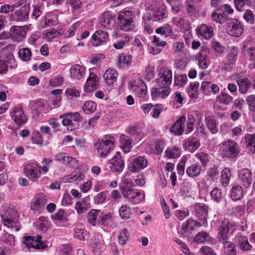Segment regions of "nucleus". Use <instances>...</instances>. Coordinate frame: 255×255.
<instances>
[{
	"mask_svg": "<svg viewBox=\"0 0 255 255\" xmlns=\"http://www.w3.org/2000/svg\"><path fill=\"white\" fill-rule=\"evenodd\" d=\"M117 21L119 28L125 32L131 31L137 26L136 14L129 8H126L119 12Z\"/></svg>",
	"mask_w": 255,
	"mask_h": 255,
	"instance_id": "nucleus-1",
	"label": "nucleus"
},
{
	"mask_svg": "<svg viewBox=\"0 0 255 255\" xmlns=\"http://www.w3.org/2000/svg\"><path fill=\"white\" fill-rule=\"evenodd\" d=\"M2 210L0 216L3 225L8 228L14 229L16 232L19 231L21 226L18 224L19 217L15 208L11 205L5 204L2 205Z\"/></svg>",
	"mask_w": 255,
	"mask_h": 255,
	"instance_id": "nucleus-2",
	"label": "nucleus"
},
{
	"mask_svg": "<svg viewBox=\"0 0 255 255\" xmlns=\"http://www.w3.org/2000/svg\"><path fill=\"white\" fill-rule=\"evenodd\" d=\"M115 139L112 135H106V139L104 138L100 141L98 142L95 146L100 156L102 158H106L107 156L115 148Z\"/></svg>",
	"mask_w": 255,
	"mask_h": 255,
	"instance_id": "nucleus-3",
	"label": "nucleus"
},
{
	"mask_svg": "<svg viewBox=\"0 0 255 255\" xmlns=\"http://www.w3.org/2000/svg\"><path fill=\"white\" fill-rule=\"evenodd\" d=\"M238 229L237 225L228 219H224L218 228V236L220 241H225L228 239V234L232 235Z\"/></svg>",
	"mask_w": 255,
	"mask_h": 255,
	"instance_id": "nucleus-4",
	"label": "nucleus"
},
{
	"mask_svg": "<svg viewBox=\"0 0 255 255\" xmlns=\"http://www.w3.org/2000/svg\"><path fill=\"white\" fill-rule=\"evenodd\" d=\"M148 160L144 156H133L128 161V168L132 173L138 172L148 165Z\"/></svg>",
	"mask_w": 255,
	"mask_h": 255,
	"instance_id": "nucleus-5",
	"label": "nucleus"
},
{
	"mask_svg": "<svg viewBox=\"0 0 255 255\" xmlns=\"http://www.w3.org/2000/svg\"><path fill=\"white\" fill-rule=\"evenodd\" d=\"M149 16V19L155 21H159L166 17L167 9L163 0H159L151 8Z\"/></svg>",
	"mask_w": 255,
	"mask_h": 255,
	"instance_id": "nucleus-6",
	"label": "nucleus"
},
{
	"mask_svg": "<svg viewBox=\"0 0 255 255\" xmlns=\"http://www.w3.org/2000/svg\"><path fill=\"white\" fill-rule=\"evenodd\" d=\"M22 244L24 249H29L31 248L36 249H44L47 245L41 241V236L37 235L36 237L26 236L22 239Z\"/></svg>",
	"mask_w": 255,
	"mask_h": 255,
	"instance_id": "nucleus-7",
	"label": "nucleus"
},
{
	"mask_svg": "<svg viewBox=\"0 0 255 255\" xmlns=\"http://www.w3.org/2000/svg\"><path fill=\"white\" fill-rule=\"evenodd\" d=\"M17 64L12 53L7 52L0 55V73H3L8 68H15Z\"/></svg>",
	"mask_w": 255,
	"mask_h": 255,
	"instance_id": "nucleus-8",
	"label": "nucleus"
},
{
	"mask_svg": "<svg viewBox=\"0 0 255 255\" xmlns=\"http://www.w3.org/2000/svg\"><path fill=\"white\" fill-rule=\"evenodd\" d=\"M159 78L157 79L158 86L161 88L169 86L172 82V72L168 68L164 67L160 69Z\"/></svg>",
	"mask_w": 255,
	"mask_h": 255,
	"instance_id": "nucleus-9",
	"label": "nucleus"
},
{
	"mask_svg": "<svg viewBox=\"0 0 255 255\" xmlns=\"http://www.w3.org/2000/svg\"><path fill=\"white\" fill-rule=\"evenodd\" d=\"M224 145L223 154L225 157L234 158L238 156L240 152V147L235 141L229 139L225 142Z\"/></svg>",
	"mask_w": 255,
	"mask_h": 255,
	"instance_id": "nucleus-10",
	"label": "nucleus"
},
{
	"mask_svg": "<svg viewBox=\"0 0 255 255\" xmlns=\"http://www.w3.org/2000/svg\"><path fill=\"white\" fill-rule=\"evenodd\" d=\"M37 162H33L25 165L24 172L31 181H36L41 176V171L38 170Z\"/></svg>",
	"mask_w": 255,
	"mask_h": 255,
	"instance_id": "nucleus-11",
	"label": "nucleus"
},
{
	"mask_svg": "<svg viewBox=\"0 0 255 255\" xmlns=\"http://www.w3.org/2000/svg\"><path fill=\"white\" fill-rule=\"evenodd\" d=\"M48 202L47 196L42 193H38L32 199L30 202V209L34 211H39Z\"/></svg>",
	"mask_w": 255,
	"mask_h": 255,
	"instance_id": "nucleus-12",
	"label": "nucleus"
},
{
	"mask_svg": "<svg viewBox=\"0 0 255 255\" xmlns=\"http://www.w3.org/2000/svg\"><path fill=\"white\" fill-rule=\"evenodd\" d=\"M234 241L236 247L242 251H249L252 248V246L249 242L248 237L243 235L241 232H238L236 234Z\"/></svg>",
	"mask_w": 255,
	"mask_h": 255,
	"instance_id": "nucleus-13",
	"label": "nucleus"
},
{
	"mask_svg": "<svg viewBox=\"0 0 255 255\" xmlns=\"http://www.w3.org/2000/svg\"><path fill=\"white\" fill-rule=\"evenodd\" d=\"M110 168L112 172L118 173L122 172L125 167V162L120 152L116 153L114 157L110 160Z\"/></svg>",
	"mask_w": 255,
	"mask_h": 255,
	"instance_id": "nucleus-14",
	"label": "nucleus"
},
{
	"mask_svg": "<svg viewBox=\"0 0 255 255\" xmlns=\"http://www.w3.org/2000/svg\"><path fill=\"white\" fill-rule=\"evenodd\" d=\"M12 120L16 125L20 127L27 122V117L23 110L20 107H15L10 114Z\"/></svg>",
	"mask_w": 255,
	"mask_h": 255,
	"instance_id": "nucleus-15",
	"label": "nucleus"
},
{
	"mask_svg": "<svg viewBox=\"0 0 255 255\" xmlns=\"http://www.w3.org/2000/svg\"><path fill=\"white\" fill-rule=\"evenodd\" d=\"M243 31V27L237 19L233 18L230 20L228 23L229 35L232 36L239 37L242 34Z\"/></svg>",
	"mask_w": 255,
	"mask_h": 255,
	"instance_id": "nucleus-16",
	"label": "nucleus"
},
{
	"mask_svg": "<svg viewBox=\"0 0 255 255\" xmlns=\"http://www.w3.org/2000/svg\"><path fill=\"white\" fill-rule=\"evenodd\" d=\"M238 182L245 188L249 187L252 181V173L247 168H243L238 172Z\"/></svg>",
	"mask_w": 255,
	"mask_h": 255,
	"instance_id": "nucleus-17",
	"label": "nucleus"
},
{
	"mask_svg": "<svg viewBox=\"0 0 255 255\" xmlns=\"http://www.w3.org/2000/svg\"><path fill=\"white\" fill-rule=\"evenodd\" d=\"M123 197L126 198L132 204L136 205L140 203L144 199L145 195L143 191L133 189Z\"/></svg>",
	"mask_w": 255,
	"mask_h": 255,
	"instance_id": "nucleus-18",
	"label": "nucleus"
},
{
	"mask_svg": "<svg viewBox=\"0 0 255 255\" xmlns=\"http://www.w3.org/2000/svg\"><path fill=\"white\" fill-rule=\"evenodd\" d=\"M108 40V33L102 30H98L95 31L91 37V42L94 46H98L104 44Z\"/></svg>",
	"mask_w": 255,
	"mask_h": 255,
	"instance_id": "nucleus-19",
	"label": "nucleus"
},
{
	"mask_svg": "<svg viewBox=\"0 0 255 255\" xmlns=\"http://www.w3.org/2000/svg\"><path fill=\"white\" fill-rule=\"evenodd\" d=\"M131 88L135 94L139 98L145 97L147 91L146 86L141 79L135 81L131 84Z\"/></svg>",
	"mask_w": 255,
	"mask_h": 255,
	"instance_id": "nucleus-20",
	"label": "nucleus"
},
{
	"mask_svg": "<svg viewBox=\"0 0 255 255\" xmlns=\"http://www.w3.org/2000/svg\"><path fill=\"white\" fill-rule=\"evenodd\" d=\"M26 32L24 26H12L10 29V36L13 40L19 42L26 36Z\"/></svg>",
	"mask_w": 255,
	"mask_h": 255,
	"instance_id": "nucleus-21",
	"label": "nucleus"
},
{
	"mask_svg": "<svg viewBox=\"0 0 255 255\" xmlns=\"http://www.w3.org/2000/svg\"><path fill=\"white\" fill-rule=\"evenodd\" d=\"M186 121V119L185 117H180L170 128V132L174 133L175 135H182L184 131L185 123Z\"/></svg>",
	"mask_w": 255,
	"mask_h": 255,
	"instance_id": "nucleus-22",
	"label": "nucleus"
},
{
	"mask_svg": "<svg viewBox=\"0 0 255 255\" xmlns=\"http://www.w3.org/2000/svg\"><path fill=\"white\" fill-rule=\"evenodd\" d=\"M57 24V16L51 12L47 13L40 20V26L43 28L52 26Z\"/></svg>",
	"mask_w": 255,
	"mask_h": 255,
	"instance_id": "nucleus-23",
	"label": "nucleus"
},
{
	"mask_svg": "<svg viewBox=\"0 0 255 255\" xmlns=\"http://www.w3.org/2000/svg\"><path fill=\"white\" fill-rule=\"evenodd\" d=\"M99 78L94 73H91L84 85V90L86 92H91L98 88Z\"/></svg>",
	"mask_w": 255,
	"mask_h": 255,
	"instance_id": "nucleus-24",
	"label": "nucleus"
},
{
	"mask_svg": "<svg viewBox=\"0 0 255 255\" xmlns=\"http://www.w3.org/2000/svg\"><path fill=\"white\" fill-rule=\"evenodd\" d=\"M86 170L84 166H78L74 171L68 176V182L82 181L85 177Z\"/></svg>",
	"mask_w": 255,
	"mask_h": 255,
	"instance_id": "nucleus-25",
	"label": "nucleus"
},
{
	"mask_svg": "<svg viewBox=\"0 0 255 255\" xmlns=\"http://www.w3.org/2000/svg\"><path fill=\"white\" fill-rule=\"evenodd\" d=\"M200 145V142L196 137L190 136L183 141L184 150L190 152H194Z\"/></svg>",
	"mask_w": 255,
	"mask_h": 255,
	"instance_id": "nucleus-26",
	"label": "nucleus"
},
{
	"mask_svg": "<svg viewBox=\"0 0 255 255\" xmlns=\"http://www.w3.org/2000/svg\"><path fill=\"white\" fill-rule=\"evenodd\" d=\"M30 6L25 4L14 12L15 19L18 21H26L28 19Z\"/></svg>",
	"mask_w": 255,
	"mask_h": 255,
	"instance_id": "nucleus-27",
	"label": "nucleus"
},
{
	"mask_svg": "<svg viewBox=\"0 0 255 255\" xmlns=\"http://www.w3.org/2000/svg\"><path fill=\"white\" fill-rule=\"evenodd\" d=\"M236 81L239 87V92L243 94H247L251 87V81L246 77L238 76L236 78Z\"/></svg>",
	"mask_w": 255,
	"mask_h": 255,
	"instance_id": "nucleus-28",
	"label": "nucleus"
},
{
	"mask_svg": "<svg viewBox=\"0 0 255 255\" xmlns=\"http://www.w3.org/2000/svg\"><path fill=\"white\" fill-rule=\"evenodd\" d=\"M194 211L199 220L201 222L204 221L205 224L207 216V207L206 205L203 203H197L194 206Z\"/></svg>",
	"mask_w": 255,
	"mask_h": 255,
	"instance_id": "nucleus-29",
	"label": "nucleus"
},
{
	"mask_svg": "<svg viewBox=\"0 0 255 255\" xmlns=\"http://www.w3.org/2000/svg\"><path fill=\"white\" fill-rule=\"evenodd\" d=\"M118 76V72L115 69L109 68L105 72L103 78L107 85L113 86L117 82Z\"/></svg>",
	"mask_w": 255,
	"mask_h": 255,
	"instance_id": "nucleus-30",
	"label": "nucleus"
},
{
	"mask_svg": "<svg viewBox=\"0 0 255 255\" xmlns=\"http://www.w3.org/2000/svg\"><path fill=\"white\" fill-rule=\"evenodd\" d=\"M205 226V222H202L194 220L192 218L188 219L182 225V230L184 233L191 232L195 229V227Z\"/></svg>",
	"mask_w": 255,
	"mask_h": 255,
	"instance_id": "nucleus-31",
	"label": "nucleus"
},
{
	"mask_svg": "<svg viewBox=\"0 0 255 255\" xmlns=\"http://www.w3.org/2000/svg\"><path fill=\"white\" fill-rule=\"evenodd\" d=\"M86 68L79 64L72 65L70 69L71 77L74 79L80 80L85 74Z\"/></svg>",
	"mask_w": 255,
	"mask_h": 255,
	"instance_id": "nucleus-32",
	"label": "nucleus"
},
{
	"mask_svg": "<svg viewBox=\"0 0 255 255\" xmlns=\"http://www.w3.org/2000/svg\"><path fill=\"white\" fill-rule=\"evenodd\" d=\"M55 159L66 165L69 164L76 165L78 161L73 157L69 156L66 153L61 152L55 155Z\"/></svg>",
	"mask_w": 255,
	"mask_h": 255,
	"instance_id": "nucleus-33",
	"label": "nucleus"
},
{
	"mask_svg": "<svg viewBox=\"0 0 255 255\" xmlns=\"http://www.w3.org/2000/svg\"><path fill=\"white\" fill-rule=\"evenodd\" d=\"M135 186L134 182L129 178L124 179L120 185V189L123 196L128 193L134 189Z\"/></svg>",
	"mask_w": 255,
	"mask_h": 255,
	"instance_id": "nucleus-34",
	"label": "nucleus"
},
{
	"mask_svg": "<svg viewBox=\"0 0 255 255\" xmlns=\"http://www.w3.org/2000/svg\"><path fill=\"white\" fill-rule=\"evenodd\" d=\"M30 107L33 117L36 118L42 113L44 104L41 101H32L30 103Z\"/></svg>",
	"mask_w": 255,
	"mask_h": 255,
	"instance_id": "nucleus-35",
	"label": "nucleus"
},
{
	"mask_svg": "<svg viewBox=\"0 0 255 255\" xmlns=\"http://www.w3.org/2000/svg\"><path fill=\"white\" fill-rule=\"evenodd\" d=\"M89 207L88 199L87 197H84L76 203L74 208L78 214H81L85 213Z\"/></svg>",
	"mask_w": 255,
	"mask_h": 255,
	"instance_id": "nucleus-36",
	"label": "nucleus"
},
{
	"mask_svg": "<svg viewBox=\"0 0 255 255\" xmlns=\"http://www.w3.org/2000/svg\"><path fill=\"white\" fill-rule=\"evenodd\" d=\"M120 141L125 153H128L132 148L131 140L128 136L122 134L120 136Z\"/></svg>",
	"mask_w": 255,
	"mask_h": 255,
	"instance_id": "nucleus-37",
	"label": "nucleus"
},
{
	"mask_svg": "<svg viewBox=\"0 0 255 255\" xmlns=\"http://www.w3.org/2000/svg\"><path fill=\"white\" fill-rule=\"evenodd\" d=\"M207 52L205 48L202 49L198 54L197 59L200 68L204 69L207 68Z\"/></svg>",
	"mask_w": 255,
	"mask_h": 255,
	"instance_id": "nucleus-38",
	"label": "nucleus"
},
{
	"mask_svg": "<svg viewBox=\"0 0 255 255\" xmlns=\"http://www.w3.org/2000/svg\"><path fill=\"white\" fill-rule=\"evenodd\" d=\"M231 198L234 201L240 200L243 196V190L240 185H234L231 190Z\"/></svg>",
	"mask_w": 255,
	"mask_h": 255,
	"instance_id": "nucleus-39",
	"label": "nucleus"
},
{
	"mask_svg": "<svg viewBox=\"0 0 255 255\" xmlns=\"http://www.w3.org/2000/svg\"><path fill=\"white\" fill-rule=\"evenodd\" d=\"M232 170L230 168H225L221 172V182L224 187L229 184L230 178L232 176Z\"/></svg>",
	"mask_w": 255,
	"mask_h": 255,
	"instance_id": "nucleus-40",
	"label": "nucleus"
},
{
	"mask_svg": "<svg viewBox=\"0 0 255 255\" xmlns=\"http://www.w3.org/2000/svg\"><path fill=\"white\" fill-rule=\"evenodd\" d=\"M201 167L199 164H193L187 168L186 172L191 178L198 176L201 172Z\"/></svg>",
	"mask_w": 255,
	"mask_h": 255,
	"instance_id": "nucleus-41",
	"label": "nucleus"
},
{
	"mask_svg": "<svg viewBox=\"0 0 255 255\" xmlns=\"http://www.w3.org/2000/svg\"><path fill=\"white\" fill-rule=\"evenodd\" d=\"M223 243L224 253L225 255H236L235 245L229 241H224Z\"/></svg>",
	"mask_w": 255,
	"mask_h": 255,
	"instance_id": "nucleus-42",
	"label": "nucleus"
},
{
	"mask_svg": "<svg viewBox=\"0 0 255 255\" xmlns=\"http://www.w3.org/2000/svg\"><path fill=\"white\" fill-rule=\"evenodd\" d=\"M100 210L92 209L88 214L87 218L89 223L92 226L98 224Z\"/></svg>",
	"mask_w": 255,
	"mask_h": 255,
	"instance_id": "nucleus-43",
	"label": "nucleus"
},
{
	"mask_svg": "<svg viewBox=\"0 0 255 255\" xmlns=\"http://www.w3.org/2000/svg\"><path fill=\"white\" fill-rule=\"evenodd\" d=\"M155 32L157 34L165 35L166 37H169L173 34L172 26L168 24H164L162 26L158 27Z\"/></svg>",
	"mask_w": 255,
	"mask_h": 255,
	"instance_id": "nucleus-44",
	"label": "nucleus"
},
{
	"mask_svg": "<svg viewBox=\"0 0 255 255\" xmlns=\"http://www.w3.org/2000/svg\"><path fill=\"white\" fill-rule=\"evenodd\" d=\"M118 60L120 64L130 66L132 62V57L130 54L122 53L119 55Z\"/></svg>",
	"mask_w": 255,
	"mask_h": 255,
	"instance_id": "nucleus-45",
	"label": "nucleus"
},
{
	"mask_svg": "<svg viewBox=\"0 0 255 255\" xmlns=\"http://www.w3.org/2000/svg\"><path fill=\"white\" fill-rule=\"evenodd\" d=\"M199 86V83L198 82L190 83L187 92L189 96L191 98L197 99L198 98V88Z\"/></svg>",
	"mask_w": 255,
	"mask_h": 255,
	"instance_id": "nucleus-46",
	"label": "nucleus"
},
{
	"mask_svg": "<svg viewBox=\"0 0 255 255\" xmlns=\"http://www.w3.org/2000/svg\"><path fill=\"white\" fill-rule=\"evenodd\" d=\"M233 99V97L230 95L225 92H221L220 95L216 97V100L219 103L229 105L232 102Z\"/></svg>",
	"mask_w": 255,
	"mask_h": 255,
	"instance_id": "nucleus-47",
	"label": "nucleus"
},
{
	"mask_svg": "<svg viewBox=\"0 0 255 255\" xmlns=\"http://www.w3.org/2000/svg\"><path fill=\"white\" fill-rule=\"evenodd\" d=\"M97 109V104L92 101L86 102L83 106L82 109L86 114L94 113Z\"/></svg>",
	"mask_w": 255,
	"mask_h": 255,
	"instance_id": "nucleus-48",
	"label": "nucleus"
},
{
	"mask_svg": "<svg viewBox=\"0 0 255 255\" xmlns=\"http://www.w3.org/2000/svg\"><path fill=\"white\" fill-rule=\"evenodd\" d=\"M19 58L23 61L30 60L32 56L30 49L28 48H23L19 49L18 51Z\"/></svg>",
	"mask_w": 255,
	"mask_h": 255,
	"instance_id": "nucleus-49",
	"label": "nucleus"
},
{
	"mask_svg": "<svg viewBox=\"0 0 255 255\" xmlns=\"http://www.w3.org/2000/svg\"><path fill=\"white\" fill-rule=\"evenodd\" d=\"M112 219V216L110 213H104L100 210L99 221L98 224L105 226L109 224Z\"/></svg>",
	"mask_w": 255,
	"mask_h": 255,
	"instance_id": "nucleus-50",
	"label": "nucleus"
},
{
	"mask_svg": "<svg viewBox=\"0 0 255 255\" xmlns=\"http://www.w3.org/2000/svg\"><path fill=\"white\" fill-rule=\"evenodd\" d=\"M187 82L186 74L175 75L174 85L180 87H183Z\"/></svg>",
	"mask_w": 255,
	"mask_h": 255,
	"instance_id": "nucleus-51",
	"label": "nucleus"
},
{
	"mask_svg": "<svg viewBox=\"0 0 255 255\" xmlns=\"http://www.w3.org/2000/svg\"><path fill=\"white\" fill-rule=\"evenodd\" d=\"M245 138L246 146L249 148L253 152L255 153V136L247 134L245 136Z\"/></svg>",
	"mask_w": 255,
	"mask_h": 255,
	"instance_id": "nucleus-52",
	"label": "nucleus"
},
{
	"mask_svg": "<svg viewBox=\"0 0 255 255\" xmlns=\"http://www.w3.org/2000/svg\"><path fill=\"white\" fill-rule=\"evenodd\" d=\"M119 213L123 219H129L130 215V208L127 205H123L120 208Z\"/></svg>",
	"mask_w": 255,
	"mask_h": 255,
	"instance_id": "nucleus-53",
	"label": "nucleus"
},
{
	"mask_svg": "<svg viewBox=\"0 0 255 255\" xmlns=\"http://www.w3.org/2000/svg\"><path fill=\"white\" fill-rule=\"evenodd\" d=\"M166 156L168 158H175L180 156V149L176 146H173L171 148H168L165 152Z\"/></svg>",
	"mask_w": 255,
	"mask_h": 255,
	"instance_id": "nucleus-54",
	"label": "nucleus"
},
{
	"mask_svg": "<svg viewBox=\"0 0 255 255\" xmlns=\"http://www.w3.org/2000/svg\"><path fill=\"white\" fill-rule=\"evenodd\" d=\"M197 0H186V11L189 16H193L196 13V8L194 5Z\"/></svg>",
	"mask_w": 255,
	"mask_h": 255,
	"instance_id": "nucleus-55",
	"label": "nucleus"
},
{
	"mask_svg": "<svg viewBox=\"0 0 255 255\" xmlns=\"http://www.w3.org/2000/svg\"><path fill=\"white\" fill-rule=\"evenodd\" d=\"M108 191H103L97 194L93 198L94 203L96 204L103 203L107 199Z\"/></svg>",
	"mask_w": 255,
	"mask_h": 255,
	"instance_id": "nucleus-56",
	"label": "nucleus"
},
{
	"mask_svg": "<svg viewBox=\"0 0 255 255\" xmlns=\"http://www.w3.org/2000/svg\"><path fill=\"white\" fill-rule=\"evenodd\" d=\"M63 82V77L60 75H58L50 80L49 85L53 87H59L62 85Z\"/></svg>",
	"mask_w": 255,
	"mask_h": 255,
	"instance_id": "nucleus-57",
	"label": "nucleus"
},
{
	"mask_svg": "<svg viewBox=\"0 0 255 255\" xmlns=\"http://www.w3.org/2000/svg\"><path fill=\"white\" fill-rule=\"evenodd\" d=\"M163 111V106L161 104H156L152 108L150 115L154 119H157L159 115Z\"/></svg>",
	"mask_w": 255,
	"mask_h": 255,
	"instance_id": "nucleus-58",
	"label": "nucleus"
},
{
	"mask_svg": "<svg viewBox=\"0 0 255 255\" xmlns=\"http://www.w3.org/2000/svg\"><path fill=\"white\" fill-rule=\"evenodd\" d=\"M154 153L156 154H160L163 150L164 148V142L163 140L161 139H158L156 140L154 143Z\"/></svg>",
	"mask_w": 255,
	"mask_h": 255,
	"instance_id": "nucleus-59",
	"label": "nucleus"
},
{
	"mask_svg": "<svg viewBox=\"0 0 255 255\" xmlns=\"http://www.w3.org/2000/svg\"><path fill=\"white\" fill-rule=\"evenodd\" d=\"M195 122L194 117L191 115L188 116V121L187 123V127L185 129V134H188L191 132L194 129V124Z\"/></svg>",
	"mask_w": 255,
	"mask_h": 255,
	"instance_id": "nucleus-60",
	"label": "nucleus"
},
{
	"mask_svg": "<svg viewBox=\"0 0 255 255\" xmlns=\"http://www.w3.org/2000/svg\"><path fill=\"white\" fill-rule=\"evenodd\" d=\"M211 45L213 49L218 53L222 54L224 51V47L218 41L213 39L211 41Z\"/></svg>",
	"mask_w": 255,
	"mask_h": 255,
	"instance_id": "nucleus-61",
	"label": "nucleus"
},
{
	"mask_svg": "<svg viewBox=\"0 0 255 255\" xmlns=\"http://www.w3.org/2000/svg\"><path fill=\"white\" fill-rule=\"evenodd\" d=\"M129 233L127 229H123L119 236V243L122 245H125L129 237Z\"/></svg>",
	"mask_w": 255,
	"mask_h": 255,
	"instance_id": "nucleus-62",
	"label": "nucleus"
},
{
	"mask_svg": "<svg viewBox=\"0 0 255 255\" xmlns=\"http://www.w3.org/2000/svg\"><path fill=\"white\" fill-rule=\"evenodd\" d=\"M31 141L34 144H42L43 143V139L42 136L38 131H34L31 135Z\"/></svg>",
	"mask_w": 255,
	"mask_h": 255,
	"instance_id": "nucleus-63",
	"label": "nucleus"
},
{
	"mask_svg": "<svg viewBox=\"0 0 255 255\" xmlns=\"http://www.w3.org/2000/svg\"><path fill=\"white\" fill-rule=\"evenodd\" d=\"M158 98L164 99L166 98L171 91V89L169 87V86H164L163 88L160 89L158 88Z\"/></svg>",
	"mask_w": 255,
	"mask_h": 255,
	"instance_id": "nucleus-64",
	"label": "nucleus"
}]
</instances>
